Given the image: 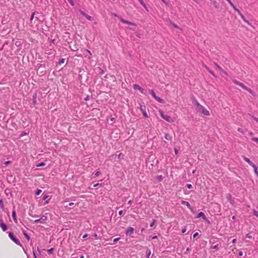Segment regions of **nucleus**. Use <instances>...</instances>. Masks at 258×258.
Segmentation results:
<instances>
[{"instance_id": "nucleus-1", "label": "nucleus", "mask_w": 258, "mask_h": 258, "mask_svg": "<svg viewBox=\"0 0 258 258\" xmlns=\"http://www.w3.org/2000/svg\"><path fill=\"white\" fill-rule=\"evenodd\" d=\"M194 104L196 105V109L198 112H201L206 116L210 115L209 111L203 106L201 105L197 100L195 101Z\"/></svg>"}, {"instance_id": "nucleus-33", "label": "nucleus", "mask_w": 258, "mask_h": 258, "mask_svg": "<svg viewBox=\"0 0 258 258\" xmlns=\"http://www.w3.org/2000/svg\"><path fill=\"white\" fill-rule=\"evenodd\" d=\"M68 1L72 6H74L75 4L73 0H68Z\"/></svg>"}, {"instance_id": "nucleus-46", "label": "nucleus", "mask_w": 258, "mask_h": 258, "mask_svg": "<svg viewBox=\"0 0 258 258\" xmlns=\"http://www.w3.org/2000/svg\"><path fill=\"white\" fill-rule=\"evenodd\" d=\"M237 130H238V132H240V133H241L243 134V130H242V128H238Z\"/></svg>"}, {"instance_id": "nucleus-25", "label": "nucleus", "mask_w": 258, "mask_h": 258, "mask_svg": "<svg viewBox=\"0 0 258 258\" xmlns=\"http://www.w3.org/2000/svg\"><path fill=\"white\" fill-rule=\"evenodd\" d=\"M140 3L144 7V8H146V4L144 2V1L143 0H139V1Z\"/></svg>"}, {"instance_id": "nucleus-35", "label": "nucleus", "mask_w": 258, "mask_h": 258, "mask_svg": "<svg viewBox=\"0 0 258 258\" xmlns=\"http://www.w3.org/2000/svg\"><path fill=\"white\" fill-rule=\"evenodd\" d=\"M0 207L1 208H3L4 207V204H3V202L2 200H0Z\"/></svg>"}, {"instance_id": "nucleus-45", "label": "nucleus", "mask_w": 258, "mask_h": 258, "mask_svg": "<svg viewBox=\"0 0 258 258\" xmlns=\"http://www.w3.org/2000/svg\"><path fill=\"white\" fill-rule=\"evenodd\" d=\"M238 255L239 256H242L243 255V252L242 251L240 250L238 252Z\"/></svg>"}, {"instance_id": "nucleus-14", "label": "nucleus", "mask_w": 258, "mask_h": 258, "mask_svg": "<svg viewBox=\"0 0 258 258\" xmlns=\"http://www.w3.org/2000/svg\"><path fill=\"white\" fill-rule=\"evenodd\" d=\"M134 88L136 90H140L142 93H143V89L138 85L135 84L134 85Z\"/></svg>"}, {"instance_id": "nucleus-34", "label": "nucleus", "mask_w": 258, "mask_h": 258, "mask_svg": "<svg viewBox=\"0 0 258 258\" xmlns=\"http://www.w3.org/2000/svg\"><path fill=\"white\" fill-rule=\"evenodd\" d=\"M155 223H156V220H154L153 221V222H152V223L150 224V227H153V226H154V225H155Z\"/></svg>"}, {"instance_id": "nucleus-28", "label": "nucleus", "mask_w": 258, "mask_h": 258, "mask_svg": "<svg viewBox=\"0 0 258 258\" xmlns=\"http://www.w3.org/2000/svg\"><path fill=\"white\" fill-rule=\"evenodd\" d=\"M218 246V244H216V245H213L211 246V248L212 249H217Z\"/></svg>"}, {"instance_id": "nucleus-12", "label": "nucleus", "mask_w": 258, "mask_h": 258, "mask_svg": "<svg viewBox=\"0 0 258 258\" xmlns=\"http://www.w3.org/2000/svg\"><path fill=\"white\" fill-rule=\"evenodd\" d=\"M200 217H202L203 219L205 220H207L205 214L202 212H200L197 216V218H200Z\"/></svg>"}, {"instance_id": "nucleus-7", "label": "nucleus", "mask_w": 258, "mask_h": 258, "mask_svg": "<svg viewBox=\"0 0 258 258\" xmlns=\"http://www.w3.org/2000/svg\"><path fill=\"white\" fill-rule=\"evenodd\" d=\"M140 110L142 112L143 115L145 117H148V114L146 111V107L144 105H140Z\"/></svg>"}, {"instance_id": "nucleus-47", "label": "nucleus", "mask_w": 258, "mask_h": 258, "mask_svg": "<svg viewBox=\"0 0 258 258\" xmlns=\"http://www.w3.org/2000/svg\"><path fill=\"white\" fill-rule=\"evenodd\" d=\"M10 163H11L10 161H6L4 164H5V165H7L9 164Z\"/></svg>"}, {"instance_id": "nucleus-22", "label": "nucleus", "mask_w": 258, "mask_h": 258, "mask_svg": "<svg viewBox=\"0 0 258 258\" xmlns=\"http://www.w3.org/2000/svg\"><path fill=\"white\" fill-rule=\"evenodd\" d=\"M146 253H147V258H149V257H150V256L151 255V250L147 249Z\"/></svg>"}, {"instance_id": "nucleus-18", "label": "nucleus", "mask_w": 258, "mask_h": 258, "mask_svg": "<svg viewBox=\"0 0 258 258\" xmlns=\"http://www.w3.org/2000/svg\"><path fill=\"white\" fill-rule=\"evenodd\" d=\"M252 167L254 169V171L255 174L256 175V176L258 177V171H257V168L256 166L255 165H252Z\"/></svg>"}, {"instance_id": "nucleus-59", "label": "nucleus", "mask_w": 258, "mask_h": 258, "mask_svg": "<svg viewBox=\"0 0 258 258\" xmlns=\"http://www.w3.org/2000/svg\"><path fill=\"white\" fill-rule=\"evenodd\" d=\"M174 151H175V153L176 154H177V153H178V151H177V150L176 148H175V149H174Z\"/></svg>"}, {"instance_id": "nucleus-16", "label": "nucleus", "mask_w": 258, "mask_h": 258, "mask_svg": "<svg viewBox=\"0 0 258 258\" xmlns=\"http://www.w3.org/2000/svg\"><path fill=\"white\" fill-rule=\"evenodd\" d=\"M12 217L15 222L17 223V221L16 219V213L15 210H14L12 212Z\"/></svg>"}, {"instance_id": "nucleus-48", "label": "nucleus", "mask_w": 258, "mask_h": 258, "mask_svg": "<svg viewBox=\"0 0 258 258\" xmlns=\"http://www.w3.org/2000/svg\"><path fill=\"white\" fill-rule=\"evenodd\" d=\"M245 22H246V23H247L248 25H251V24H250V23L245 19V18H244V20H243Z\"/></svg>"}, {"instance_id": "nucleus-20", "label": "nucleus", "mask_w": 258, "mask_h": 258, "mask_svg": "<svg viewBox=\"0 0 258 258\" xmlns=\"http://www.w3.org/2000/svg\"><path fill=\"white\" fill-rule=\"evenodd\" d=\"M228 3L232 7V8L234 9V10L235 11H238V9H237L235 6L233 5V4L231 2V1H230Z\"/></svg>"}, {"instance_id": "nucleus-51", "label": "nucleus", "mask_w": 258, "mask_h": 258, "mask_svg": "<svg viewBox=\"0 0 258 258\" xmlns=\"http://www.w3.org/2000/svg\"><path fill=\"white\" fill-rule=\"evenodd\" d=\"M246 237L248 238H249V239H251L252 238V236L249 235V234H247L246 235Z\"/></svg>"}, {"instance_id": "nucleus-54", "label": "nucleus", "mask_w": 258, "mask_h": 258, "mask_svg": "<svg viewBox=\"0 0 258 258\" xmlns=\"http://www.w3.org/2000/svg\"><path fill=\"white\" fill-rule=\"evenodd\" d=\"M221 72H222L225 75H228L227 73L226 72H225L224 70H223V71H221Z\"/></svg>"}, {"instance_id": "nucleus-21", "label": "nucleus", "mask_w": 258, "mask_h": 258, "mask_svg": "<svg viewBox=\"0 0 258 258\" xmlns=\"http://www.w3.org/2000/svg\"><path fill=\"white\" fill-rule=\"evenodd\" d=\"M24 236H25V237L29 240L30 239V236L28 235V234L26 233V232L25 231H24L23 232Z\"/></svg>"}, {"instance_id": "nucleus-29", "label": "nucleus", "mask_w": 258, "mask_h": 258, "mask_svg": "<svg viewBox=\"0 0 258 258\" xmlns=\"http://www.w3.org/2000/svg\"><path fill=\"white\" fill-rule=\"evenodd\" d=\"M253 214L258 218V212L255 210L253 211Z\"/></svg>"}, {"instance_id": "nucleus-36", "label": "nucleus", "mask_w": 258, "mask_h": 258, "mask_svg": "<svg viewBox=\"0 0 258 258\" xmlns=\"http://www.w3.org/2000/svg\"><path fill=\"white\" fill-rule=\"evenodd\" d=\"M94 174L95 176H98L99 175H100V172L99 171H97L96 172H94Z\"/></svg>"}, {"instance_id": "nucleus-61", "label": "nucleus", "mask_w": 258, "mask_h": 258, "mask_svg": "<svg viewBox=\"0 0 258 258\" xmlns=\"http://www.w3.org/2000/svg\"><path fill=\"white\" fill-rule=\"evenodd\" d=\"M236 242V239H234L232 240V243H235Z\"/></svg>"}, {"instance_id": "nucleus-6", "label": "nucleus", "mask_w": 258, "mask_h": 258, "mask_svg": "<svg viewBox=\"0 0 258 258\" xmlns=\"http://www.w3.org/2000/svg\"><path fill=\"white\" fill-rule=\"evenodd\" d=\"M9 236L16 244L18 245L21 244L19 240L14 236L13 233L10 232L9 233Z\"/></svg>"}, {"instance_id": "nucleus-17", "label": "nucleus", "mask_w": 258, "mask_h": 258, "mask_svg": "<svg viewBox=\"0 0 258 258\" xmlns=\"http://www.w3.org/2000/svg\"><path fill=\"white\" fill-rule=\"evenodd\" d=\"M165 138L167 140H169V141H170L172 140V137L171 136H170V135L168 134H166L165 135Z\"/></svg>"}, {"instance_id": "nucleus-32", "label": "nucleus", "mask_w": 258, "mask_h": 258, "mask_svg": "<svg viewBox=\"0 0 258 258\" xmlns=\"http://www.w3.org/2000/svg\"><path fill=\"white\" fill-rule=\"evenodd\" d=\"M172 24L174 28L181 30V29L176 24H174V23H172Z\"/></svg>"}, {"instance_id": "nucleus-64", "label": "nucleus", "mask_w": 258, "mask_h": 258, "mask_svg": "<svg viewBox=\"0 0 258 258\" xmlns=\"http://www.w3.org/2000/svg\"><path fill=\"white\" fill-rule=\"evenodd\" d=\"M254 119L256 122H258V118H257L255 117V118H254Z\"/></svg>"}, {"instance_id": "nucleus-49", "label": "nucleus", "mask_w": 258, "mask_h": 258, "mask_svg": "<svg viewBox=\"0 0 258 258\" xmlns=\"http://www.w3.org/2000/svg\"><path fill=\"white\" fill-rule=\"evenodd\" d=\"M123 156V155L121 154V153H120L119 155H118V158H122Z\"/></svg>"}, {"instance_id": "nucleus-13", "label": "nucleus", "mask_w": 258, "mask_h": 258, "mask_svg": "<svg viewBox=\"0 0 258 258\" xmlns=\"http://www.w3.org/2000/svg\"><path fill=\"white\" fill-rule=\"evenodd\" d=\"M243 159H244V160L245 161L247 162L252 167V165H255L248 158H247V157H246L245 156H243Z\"/></svg>"}, {"instance_id": "nucleus-63", "label": "nucleus", "mask_w": 258, "mask_h": 258, "mask_svg": "<svg viewBox=\"0 0 258 258\" xmlns=\"http://www.w3.org/2000/svg\"><path fill=\"white\" fill-rule=\"evenodd\" d=\"M74 203H70L69 204V206H72L74 205Z\"/></svg>"}, {"instance_id": "nucleus-15", "label": "nucleus", "mask_w": 258, "mask_h": 258, "mask_svg": "<svg viewBox=\"0 0 258 258\" xmlns=\"http://www.w3.org/2000/svg\"><path fill=\"white\" fill-rule=\"evenodd\" d=\"M182 204L186 205L188 207V208L190 210L192 209V208H191L190 204L188 202H187L186 201H183L182 202Z\"/></svg>"}, {"instance_id": "nucleus-31", "label": "nucleus", "mask_w": 258, "mask_h": 258, "mask_svg": "<svg viewBox=\"0 0 258 258\" xmlns=\"http://www.w3.org/2000/svg\"><path fill=\"white\" fill-rule=\"evenodd\" d=\"M42 192V190L41 189H38L36 192V195H39Z\"/></svg>"}, {"instance_id": "nucleus-30", "label": "nucleus", "mask_w": 258, "mask_h": 258, "mask_svg": "<svg viewBox=\"0 0 258 258\" xmlns=\"http://www.w3.org/2000/svg\"><path fill=\"white\" fill-rule=\"evenodd\" d=\"M64 61H65L64 58H61L59 60V64L63 63L64 62Z\"/></svg>"}, {"instance_id": "nucleus-57", "label": "nucleus", "mask_w": 258, "mask_h": 258, "mask_svg": "<svg viewBox=\"0 0 258 258\" xmlns=\"http://www.w3.org/2000/svg\"><path fill=\"white\" fill-rule=\"evenodd\" d=\"M87 236H88V234H85V235L83 236V238H85L87 237Z\"/></svg>"}, {"instance_id": "nucleus-42", "label": "nucleus", "mask_w": 258, "mask_h": 258, "mask_svg": "<svg viewBox=\"0 0 258 258\" xmlns=\"http://www.w3.org/2000/svg\"><path fill=\"white\" fill-rule=\"evenodd\" d=\"M118 214L120 216H122L124 215V213H123V211L121 210L119 212Z\"/></svg>"}, {"instance_id": "nucleus-44", "label": "nucleus", "mask_w": 258, "mask_h": 258, "mask_svg": "<svg viewBox=\"0 0 258 258\" xmlns=\"http://www.w3.org/2000/svg\"><path fill=\"white\" fill-rule=\"evenodd\" d=\"M199 235V233L198 232H196L195 233L194 235H193V238H195L198 235Z\"/></svg>"}, {"instance_id": "nucleus-55", "label": "nucleus", "mask_w": 258, "mask_h": 258, "mask_svg": "<svg viewBox=\"0 0 258 258\" xmlns=\"http://www.w3.org/2000/svg\"><path fill=\"white\" fill-rule=\"evenodd\" d=\"M129 205H131L132 204V200H130L128 202V203H127Z\"/></svg>"}, {"instance_id": "nucleus-23", "label": "nucleus", "mask_w": 258, "mask_h": 258, "mask_svg": "<svg viewBox=\"0 0 258 258\" xmlns=\"http://www.w3.org/2000/svg\"><path fill=\"white\" fill-rule=\"evenodd\" d=\"M215 66L217 68V69H218L219 71H223V70L222 69V68L221 67H220L218 64H217V63H215Z\"/></svg>"}, {"instance_id": "nucleus-50", "label": "nucleus", "mask_w": 258, "mask_h": 258, "mask_svg": "<svg viewBox=\"0 0 258 258\" xmlns=\"http://www.w3.org/2000/svg\"><path fill=\"white\" fill-rule=\"evenodd\" d=\"M186 231V228H184L183 229H182V232L183 233H185Z\"/></svg>"}, {"instance_id": "nucleus-37", "label": "nucleus", "mask_w": 258, "mask_h": 258, "mask_svg": "<svg viewBox=\"0 0 258 258\" xmlns=\"http://www.w3.org/2000/svg\"><path fill=\"white\" fill-rule=\"evenodd\" d=\"M213 2V4L215 5V8H218V6L216 5V2L215 0L211 1Z\"/></svg>"}, {"instance_id": "nucleus-10", "label": "nucleus", "mask_w": 258, "mask_h": 258, "mask_svg": "<svg viewBox=\"0 0 258 258\" xmlns=\"http://www.w3.org/2000/svg\"><path fill=\"white\" fill-rule=\"evenodd\" d=\"M120 21L123 23H125V24H128V25H132V26H136V24L135 23H134L133 22H130V21H126L123 19H120Z\"/></svg>"}, {"instance_id": "nucleus-5", "label": "nucleus", "mask_w": 258, "mask_h": 258, "mask_svg": "<svg viewBox=\"0 0 258 258\" xmlns=\"http://www.w3.org/2000/svg\"><path fill=\"white\" fill-rule=\"evenodd\" d=\"M47 219V217L46 216L43 215L40 219H36L34 221L33 223H41L44 224L45 223Z\"/></svg>"}, {"instance_id": "nucleus-19", "label": "nucleus", "mask_w": 258, "mask_h": 258, "mask_svg": "<svg viewBox=\"0 0 258 258\" xmlns=\"http://www.w3.org/2000/svg\"><path fill=\"white\" fill-rule=\"evenodd\" d=\"M228 3L232 7V8L234 9V10L235 11H238V9H237L235 6L233 5V4L231 2V1H230Z\"/></svg>"}, {"instance_id": "nucleus-39", "label": "nucleus", "mask_w": 258, "mask_h": 258, "mask_svg": "<svg viewBox=\"0 0 258 258\" xmlns=\"http://www.w3.org/2000/svg\"><path fill=\"white\" fill-rule=\"evenodd\" d=\"M48 195H44L43 197V200H46L48 198Z\"/></svg>"}, {"instance_id": "nucleus-53", "label": "nucleus", "mask_w": 258, "mask_h": 258, "mask_svg": "<svg viewBox=\"0 0 258 258\" xmlns=\"http://www.w3.org/2000/svg\"><path fill=\"white\" fill-rule=\"evenodd\" d=\"M205 68H206V69L209 72V70H211L208 67H207L206 66H205Z\"/></svg>"}, {"instance_id": "nucleus-56", "label": "nucleus", "mask_w": 258, "mask_h": 258, "mask_svg": "<svg viewBox=\"0 0 258 258\" xmlns=\"http://www.w3.org/2000/svg\"><path fill=\"white\" fill-rule=\"evenodd\" d=\"M100 184L99 183H97L93 185L94 187H97Z\"/></svg>"}, {"instance_id": "nucleus-60", "label": "nucleus", "mask_w": 258, "mask_h": 258, "mask_svg": "<svg viewBox=\"0 0 258 258\" xmlns=\"http://www.w3.org/2000/svg\"><path fill=\"white\" fill-rule=\"evenodd\" d=\"M52 251H53V249L52 248L48 250L49 253H50L52 252Z\"/></svg>"}, {"instance_id": "nucleus-27", "label": "nucleus", "mask_w": 258, "mask_h": 258, "mask_svg": "<svg viewBox=\"0 0 258 258\" xmlns=\"http://www.w3.org/2000/svg\"><path fill=\"white\" fill-rule=\"evenodd\" d=\"M45 165V163L44 162H41L40 163L38 164V165H37V167H41V166H43Z\"/></svg>"}, {"instance_id": "nucleus-41", "label": "nucleus", "mask_w": 258, "mask_h": 258, "mask_svg": "<svg viewBox=\"0 0 258 258\" xmlns=\"http://www.w3.org/2000/svg\"><path fill=\"white\" fill-rule=\"evenodd\" d=\"M186 186H187V187L188 188H189V189H190V188H191L192 187V185H191V184H187Z\"/></svg>"}, {"instance_id": "nucleus-24", "label": "nucleus", "mask_w": 258, "mask_h": 258, "mask_svg": "<svg viewBox=\"0 0 258 258\" xmlns=\"http://www.w3.org/2000/svg\"><path fill=\"white\" fill-rule=\"evenodd\" d=\"M238 14L240 15V17L242 19V20H244V16L241 13L240 11L238 10V11H236Z\"/></svg>"}, {"instance_id": "nucleus-9", "label": "nucleus", "mask_w": 258, "mask_h": 258, "mask_svg": "<svg viewBox=\"0 0 258 258\" xmlns=\"http://www.w3.org/2000/svg\"><path fill=\"white\" fill-rule=\"evenodd\" d=\"M134 231V228L133 227H130L128 228H127V229L126 230L125 234L127 235H132V234H133Z\"/></svg>"}, {"instance_id": "nucleus-62", "label": "nucleus", "mask_w": 258, "mask_h": 258, "mask_svg": "<svg viewBox=\"0 0 258 258\" xmlns=\"http://www.w3.org/2000/svg\"><path fill=\"white\" fill-rule=\"evenodd\" d=\"M161 1L165 4H167V2H166V1L165 0H161Z\"/></svg>"}, {"instance_id": "nucleus-11", "label": "nucleus", "mask_w": 258, "mask_h": 258, "mask_svg": "<svg viewBox=\"0 0 258 258\" xmlns=\"http://www.w3.org/2000/svg\"><path fill=\"white\" fill-rule=\"evenodd\" d=\"M0 226L2 228V229H3V230L4 231H5L7 230V225L4 223L2 221V220H0Z\"/></svg>"}, {"instance_id": "nucleus-43", "label": "nucleus", "mask_w": 258, "mask_h": 258, "mask_svg": "<svg viewBox=\"0 0 258 258\" xmlns=\"http://www.w3.org/2000/svg\"><path fill=\"white\" fill-rule=\"evenodd\" d=\"M157 178H158V180H159V181H161L162 180V175H159L157 177Z\"/></svg>"}, {"instance_id": "nucleus-58", "label": "nucleus", "mask_w": 258, "mask_h": 258, "mask_svg": "<svg viewBox=\"0 0 258 258\" xmlns=\"http://www.w3.org/2000/svg\"><path fill=\"white\" fill-rule=\"evenodd\" d=\"M86 51L89 55H91V53L89 50H86Z\"/></svg>"}, {"instance_id": "nucleus-4", "label": "nucleus", "mask_w": 258, "mask_h": 258, "mask_svg": "<svg viewBox=\"0 0 258 258\" xmlns=\"http://www.w3.org/2000/svg\"><path fill=\"white\" fill-rule=\"evenodd\" d=\"M150 94L152 95V96H153V97L158 102H160V103H164L165 102L164 99H161L160 98V97H158L155 93L154 92V91L152 90H150Z\"/></svg>"}, {"instance_id": "nucleus-8", "label": "nucleus", "mask_w": 258, "mask_h": 258, "mask_svg": "<svg viewBox=\"0 0 258 258\" xmlns=\"http://www.w3.org/2000/svg\"><path fill=\"white\" fill-rule=\"evenodd\" d=\"M80 13L83 16L86 17L88 20L91 21L92 20V17L89 16L87 14L85 13L84 11L82 10L79 11Z\"/></svg>"}, {"instance_id": "nucleus-40", "label": "nucleus", "mask_w": 258, "mask_h": 258, "mask_svg": "<svg viewBox=\"0 0 258 258\" xmlns=\"http://www.w3.org/2000/svg\"><path fill=\"white\" fill-rule=\"evenodd\" d=\"M212 75H213L214 77H216V75L215 74H214V73L211 71V70H209V72Z\"/></svg>"}, {"instance_id": "nucleus-3", "label": "nucleus", "mask_w": 258, "mask_h": 258, "mask_svg": "<svg viewBox=\"0 0 258 258\" xmlns=\"http://www.w3.org/2000/svg\"><path fill=\"white\" fill-rule=\"evenodd\" d=\"M160 114L162 118H163L164 119L166 120L167 121L169 122H174V119L172 117H171L170 116L168 115L167 114H165L164 112L162 110L159 111Z\"/></svg>"}, {"instance_id": "nucleus-52", "label": "nucleus", "mask_w": 258, "mask_h": 258, "mask_svg": "<svg viewBox=\"0 0 258 258\" xmlns=\"http://www.w3.org/2000/svg\"><path fill=\"white\" fill-rule=\"evenodd\" d=\"M34 13H33V14H32L31 17L30 21H32V20L33 19V18H34Z\"/></svg>"}, {"instance_id": "nucleus-2", "label": "nucleus", "mask_w": 258, "mask_h": 258, "mask_svg": "<svg viewBox=\"0 0 258 258\" xmlns=\"http://www.w3.org/2000/svg\"><path fill=\"white\" fill-rule=\"evenodd\" d=\"M233 82L237 85H238L239 86L241 87L242 88L244 89V90L247 91L249 93H250L252 95L255 96V92L252 91L251 89L248 88L245 85H244L243 83L236 80H233Z\"/></svg>"}, {"instance_id": "nucleus-26", "label": "nucleus", "mask_w": 258, "mask_h": 258, "mask_svg": "<svg viewBox=\"0 0 258 258\" xmlns=\"http://www.w3.org/2000/svg\"><path fill=\"white\" fill-rule=\"evenodd\" d=\"M251 140H252V141L257 143V144H258V138H257L253 137V138H251Z\"/></svg>"}, {"instance_id": "nucleus-38", "label": "nucleus", "mask_w": 258, "mask_h": 258, "mask_svg": "<svg viewBox=\"0 0 258 258\" xmlns=\"http://www.w3.org/2000/svg\"><path fill=\"white\" fill-rule=\"evenodd\" d=\"M119 239H120V238H119V237L114 239L113 243H115L116 242H117L119 240Z\"/></svg>"}]
</instances>
